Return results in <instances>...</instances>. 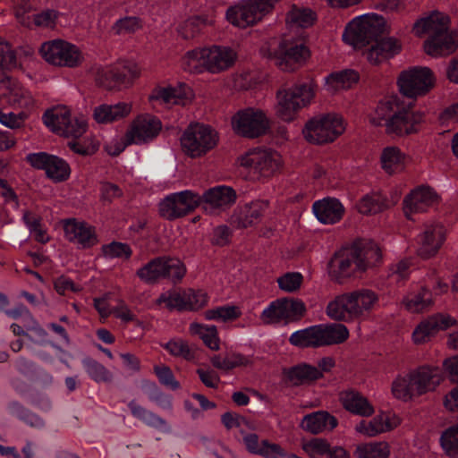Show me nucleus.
<instances>
[{"instance_id":"nucleus-1","label":"nucleus","mask_w":458,"mask_h":458,"mask_svg":"<svg viewBox=\"0 0 458 458\" xmlns=\"http://www.w3.org/2000/svg\"><path fill=\"white\" fill-rule=\"evenodd\" d=\"M369 122L375 126H384L388 135L403 137L420 130L424 114L405 106L396 97H391L377 104Z\"/></svg>"},{"instance_id":"nucleus-2","label":"nucleus","mask_w":458,"mask_h":458,"mask_svg":"<svg viewBox=\"0 0 458 458\" xmlns=\"http://www.w3.org/2000/svg\"><path fill=\"white\" fill-rule=\"evenodd\" d=\"M449 18L437 11L418 20L412 27L413 33L421 37L428 35L424 48L431 56H443L454 53L458 47L455 34L448 30Z\"/></svg>"},{"instance_id":"nucleus-3","label":"nucleus","mask_w":458,"mask_h":458,"mask_svg":"<svg viewBox=\"0 0 458 458\" xmlns=\"http://www.w3.org/2000/svg\"><path fill=\"white\" fill-rule=\"evenodd\" d=\"M441 369L437 367L421 366L392 383V393L399 400L407 402L415 396L434 391L442 382Z\"/></svg>"},{"instance_id":"nucleus-4","label":"nucleus","mask_w":458,"mask_h":458,"mask_svg":"<svg viewBox=\"0 0 458 458\" xmlns=\"http://www.w3.org/2000/svg\"><path fill=\"white\" fill-rule=\"evenodd\" d=\"M349 337L347 327L339 323L318 325L291 335V344L300 348H318L344 343Z\"/></svg>"},{"instance_id":"nucleus-5","label":"nucleus","mask_w":458,"mask_h":458,"mask_svg":"<svg viewBox=\"0 0 458 458\" xmlns=\"http://www.w3.org/2000/svg\"><path fill=\"white\" fill-rule=\"evenodd\" d=\"M317 85L313 81L279 89L276 94V114L285 122L293 121L296 114L307 106L315 96Z\"/></svg>"},{"instance_id":"nucleus-6","label":"nucleus","mask_w":458,"mask_h":458,"mask_svg":"<svg viewBox=\"0 0 458 458\" xmlns=\"http://www.w3.org/2000/svg\"><path fill=\"white\" fill-rule=\"evenodd\" d=\"M386 31V21L382 16L368 15L352 20L345 29L343 38L354 47L372 45Z\"/></svg>"},{"instance_id":"nucleus-7","label":"nucleus","mask_w":458,"mask_h":458,"mask_svg":"<svg viewBox=\"0 0 458 458\" xmlns=\"http://www.w3.org/2000/svg\"><path fill=\"white\" fill-rule=\"evenodd\" d=\"M263 57L273 60L283 71H293L297 64L309 57L310 51L303 44L287 40L279 43L273 41L264 44L260 48Z\"/></svg>"},{"instance_id":"nucleus-8","label":"nucleus","mask_w":458,"mask_h":458,"mask_svg":"<svg viewBox=\"0 0 458 458\" xmlns=\"http://www.w3.org/2000/svg\"><path fill=\"white\" fill-rule=\"evenodd\" d=\"M279 0H242L226 11V19L233 25L247 28L259 22Z\"/></svg>"},{"instance_id":"nucleus-9","label":"nucleus","mask_w":458,"mask_h":458,"mask_svg":"<svg viewBox=\"0 0 458 458\" xmlns=\"http://www.w3.org/2000/svg\"><path fill=\"white\" fill-rule=\"evenodd\" d=\"M218 135L210 126L203 123L190 124L181 137L182 150L191 157H199L213 149Z\"/></svg>"},{"instance_id":"nucleus-10","label":"nucleus","mask_w":458,"mask_h":458,"mask_svg":"<svg viewBox=\"0 0 458 458\" xmlns=\"http://www.w3.org/2000/svg\"><path fill=\"white\" fill-rule=\"evenodd\" d=\"M186 268L177 259L169 257H157L139 268L136 276L144 283L153 284L162 278L171 279L173 282L180 281L185 275Z\"/></svg>"},{"instance_id":"nucleus-11","label":"nucleus","mask_w":458,"mask_h":458,"mask_svg":"<svg viewBox=\"0 0 458 458\" xmlns=\"http://www.w3.org/2000/svg\"><path fill=\"white\" fill-rule=\"evenodd\" d=\"M344 131L343 118L336 114H327L310 119L302 132L309 142L324 144L335 140Z\"/></svg>"},{"instance_id":"nucleus-12","label":"nucleus","mask_w":458,"mask_h":458,"mask_svg":"<svg viewBox=\"0 0 458 458\" xmlns=\"http://www.w3.org/2000/svg\"><path fill=\"white\" fill-rule=\"evenodd\" d=\"M40 54L48 64L61 67H78L84 60L83 55L77 46L62 39L43 43Z\"/></svg>"},{"instance_id":"nucleus-13","label":"nucleus","mask_w":458,"mask_h":458,"mask_svg":"<svg viewBox=\"0 0 458 458\" xmlns=\"http://www.w3.org/2000/svg\"><path fill=\"white\" fill-rule=\"evenodd\" d=\"M232 126L238 135L255 139L267 131L269 121L262 110L249 107L238 111L233 116Z\"/></svg>"},{"instance_id":"nucleus-14","label":"nucleus","mask_w":458,"mask_h":458,"mask_svg":"<svg viewBox=\"0 0 458 458\" xmlns=\"http://www.w3.org/2000/svg\"><path fill=\"white\" fill-rule=\"evenodd\" d=\"M240 164L242 166L249 168L253 174L268 178L281 170L283 161L276 151L254 149L242 156Z\"/></svg>"},{"instance_id":"nucleus-15","label":"nucleus","mask_w":458,"mask_h":458,"mask_svg":"<svg viewBox=\"0 0 458 458\" xmlns=\"http://www.w3.org/2000/svg\"><path fill=\"white\" fill-rule=\"evenodd\" d=\"M397 83L402 94L417 98L427 94L434 87L435 78L428 67H413L402 72Z\"/></svg>"},{"instance_id":"nucleus-16","label":"nucleus","mask_w":458,"mask_h":458,"mask_svg":"<svg viewBox=\"0 0 458 458\" xmlns=\"http://www.w3.org/2000/svg\"><path fill=\"white\" fill-rule=\"evenodd\" d=\"M201 203V197L191 191L168 195L159 203V214L167 220H174L192 212Z\"/></svg>"},{"instance_id":"nucleus-17","label":"nucleus","mask_w":458,"mask_h":458,"mask_svg":"<svg viewBox=\"0 0 458 458\" xmlns=\"http://www.w3.org/2000/svg\"><path fill=\"white\" fill-rule=\"evenodd\" d=\"M43 120L53 131L65 137L79 138L87 128L83 119L72 118L69 111L65 109L47 111L43 115Z\"/></svg>"},{"instance_id":"nucleus-18","label":"nucleus","mask_w":458,"mask_h":458,"mask_svg":"<svg viewBox=\"0 0 458 458\" xmlns=\"http://www.w3.org/2000/svg\"><path fill=\"white\" fill-rule=\"evenodd\" d=\"M360 260H357V253L352 247L337 251L328 263V275L331 280L343 284L345 279L361 272Z\"/></svg>"},{"instance_id":"nucleus-19","label":"nucleus","mask_w":458,"mask_h":458,"mask_svg":"<svg viewBox=\"0 0 458 458\" xmlns=\"http://www.w3.org/2000/svg\"><path fill=\"white\" fill-rule=\"evenodd\" d=\"M193 98V93L186 84H179L176 87L157 86L155 87L148 100L154 106L159 105L171 108L174 105L186 106Z\"/></svg>"},{"instance_id":"nucleus-20","label":"nucleus","mask_w":458,"mask_h":458,"mask_svg":"<svg viewBox=\"0 0 458 458\" xmlns=\"http://www.w3.org/2000/svg\"><path fill=\"white\" fill-rule=\"evenodd\" d=\"M161 122L150 114H141L131 123L125 134L126 144H141L155 139L161 130Z\"/></svg>"},{"instance_id":"nucleus-21","label":"nucleus","mask_w":458,"mask_h":458,"mask_svg":"<svg viewBox=\"0 0 458 458\" xmlns=\"http://www.w3.org/2000/svg\"><path fill=\"white\" fill-rule=\"evenodd\" d=\"M27 161L37 169H44L47 175L55 182L65 181L70 175L69 165L56 156L45 152L30 154Z\"/></svg>"},{"instance_id":"nucleus-22","label":"nucleus","mask_w":458,"mask_h":458,"mask_svg":"<svg viewBox=\"0 0 458 458\" xmlns=\"http://www.w3.org/2000/svg\"><path fill=\"white\" fill-rule=\"evenodd\" d=\"M445 238V227L438 223L427 224L423 233L419 236L418 255L423 259L434 256Z\"/></svg>"},{"instance_id":"nucleus-23","label":"nucleus","mask_w":458,"mask_h":458,"mask_svg":"<svg viewBox=\"0 0 458 458\" xmlns=\"http://www.w3.org/2000/svg\"><path fill=\"white\" fill-rule=\"evenodd\" d=\"M402 50L401 42L392 37L378 38L363 55L374 65H377L399 54Z\"/></svg>"},{"instance_id":"nucleus-24","label":"nucleus","mask_w":458,"mask_h":458,"mask_svg":"<svg viewBox=\"0 0 458 458\" xmlns=\"http://www.w3.org/2000/svg\"><path fill=\"white\" fill-rule=\"evenodd\" d=\"M64 229L67 240L79 244L83 249L98 243L95 229L87 223L71 219L65 222Z\"/></svg>"},{"instance_id":"nucleus-25","label":"nucleus","mask_w":458,"mask_h":458,"mask_svg":"<svg viewBox=\"0 0 458 458\" xmlns=\"http://www.w3.org/2000/svg\"><path fill=\"white\" fill-rule=\"evenodd\" d=\"M204 68L212 73H217L230 68L236 58V54L231 48L216 46L204 48Z\"/></svg>"},{"instance_id":"nucleus-26","label":"nucleus","mask_w":458,"mask_h":458,"mask_svg":"<svg viewBox=\"0 0 458 458\" xmlns=\"http://www.w3.org/2000/svg\"><path fill=\"white\" fill-rule=\"evenodd\" d=\"M437 194L429 187H420L404 199L403 212L407 218L411 219L413 213L424 212L437 201Z\"/></svg>"},{"instance_id":"nucleus-27","label":"nucleus","mask_w":458,"mask_h":458,"mask_svg":"<svg viewBox=\"0 0 458 458\" xmlns=\"http://www.w3.org/2000/svg\"><path fill=\"white\" fill-rule=\"evenodd\" d=\"M204 199V209L209 213H215L233 205L236 199L234 190L227 186H217L207 191L201 199Z\"/></svg>"},{"instance_id":"nucleus-28","label":"nucleus","mask_w":458,"mask_h":458,"mask_svg":"<svg viewBox=\"0 0 458 458\" xmlns=\"http://www.w3.org/2000/svg\"><path fill=\"white\" fill-rule=\"evenodd\" d=\"M267 208V203L256 200L238 208L231 217V224L237 228H247L258 224Z\"/></svg>"},{"instance_id":"nucleus-29","label":"nucleus","mask_w":458,"mask_h":458,"mask_svg":"<svg viewBox=\"0 0 458 458\" xmlns=\"http://www.w3.org/2000/svg\"><path fill=\"white\" fill-rule=\"evenodd\" d=\"M399 419L394 415L379 413L371 420H361L355 426V430L367 437H376L381 433L391 431L399 425Z\"/></svg>"},{"instance_id":"nucleus-30","label":"nucleus","mask_w":458,"mask_h":458,"mask_svg":"<svg viewBox=\"0 0 458 458\" xmlns=\"http://www.w3.org/2000/svg\"><path fill=\"white\" fill-rule=\"evenodd\" d=\"M338 425L337 419L326 411H318L305 415L300 427L306 432L318 435L324 431H332Z\"/></svg>"},{"instance_id":"nucleus-31","label":"nucleus","mask_w":458,"mask_h":458,"mask_svg":"<svg viewBox=\"0 0 458 458\" xmlns=\"http://www.w3.org/2000/svg\"><path fill=\"white\" fill-rule=\"evenodd\" d=\"M301 448L310 458H348L343 447H331L325 438L315 437L303 441Z\"/></svg>"},{"instance_id":"nucleus-32","label":"nucleus","mask_w":458,"mask_h":458,"mask_svg":"<svg viewBox=\"0 0 458 458\" xmlns=\"http://www.w3.org/2000/svg\"><path fill=\"white\" fill-rule=\"evenodd\" d=\"M349 295L356 320L369 316L378 303V295L370 289H358Z\"/></svg>"},{"instance_id":"nucleus-33","label":"nucleus","mask_w":458,"mask_h":458,"mask_svg":"<svg viewBox=\"0 0 458 458\" xmlns=\"http://www.w3.org/2000/svg\"><path fill=\"white\" fill-rule=\"evenodd\" d=\"M339 400L343 407L352 414L369 417L375 411L369 400L360 393L354 390L342 392Z\"/></svg>"},{"instance_id":"nucleus-34","label":"nucleus","mask_w":458,"mask_h":458,"mask_svg":"<svg viewBox=\"0 0 458 458\" xmlns=\"http://www.w3.org/2000/svg\"><path fill=\"white\" fill-rule=\"evenodd\" d=\"M452 324L451 318L438 314L422 321L413 331L412 338L416 344L426 342L439 330L446 329Z\"/></svg>"},{"instance_id":"nucleus-35","label":"nucleus","mask_w":458,"mask_h":458,"mask_svg":"<svg viewBox=\"0 0 458 458\" xmlns=\"http://www.w3.org/2000/svg\"><path fill=\"white\" fill-rule=\"evenodd\" d=\"M131 112V105L130 103L103 104L94 108L93 117L98 123H110L125 118Z\"/></svg>"},{"instance_id":"nucleus-36","label":"nucleus","mask_w":458,"mask_h":458,"mask_svg":"<svg viewBox=\"0 0 458 458\" xmlns=\"http://www.w3.org/2000/svg\"><path fill=\"white\" fill-rule=\"evenodd\" d=\"M284 374L293 386L310 385L322 377V373L318 369L307 363H300L284 369Z\"/></svg>"},{"instance_id":"nucleus-37","label":"nucleus","mask_w":458,"mask_h":458,"mask_svg":"<svg viewBox=\"0 0 458 458\" xmlns=\"http://www.w3.org/2000/svg\"><path fill=\"white\" fill-rule=\"evenodd\" d=\"M313 212L321 223L335 224L342 218L344 209L338 199H324L313 204Z\"/></svg>"},{"instance_id":"nucleus-38","label":"nucleus","mask_w":458,"mask_h":458,"mask_svg":"<svg viewBox=\"0 0 458 458\" xmlns=\"http://www.w3.org/2000/svg\"><path fill=\"white\" fill-rule=\"evenodd\" d=\"M326 311L331 319L336 321L351 322L356 320L349 293L336 296L327 304Z\"/></svg>"},{"instance_id":"nucleus-39","label":"nucleus","mask_w":458,"mask_h":458,"mask_svg":"<svg viewBox=\"0 0 458 458\" xmlns=\"http://www.w3.org/2000/svg\"><path fill=\"white\" fill-rule=\"evenodd\" d=\"M356 250L357 260L361 263L360 271L364 272L369 267L376 266L381 260V251L377 243L369 240L355 242L352 246Z\"/></svg>"},{"instance_id":"nucleus-40","label":"nucleus","mask_w":458,"mask_h":458,"mask_svg":"<svg viewBox=\"0 0 458 458\" xmlns=\"http://www.w3.org/2000/svg\"><path fill=\"white\" fill-rule=\"evenodd\" d=\"M404 160L405 155L397 147H386L382 150L381 166L388 174L402 171L404 167Z\"/></svg>"},{"instance_id":"nucleus-41","label":"nucleus","mask_w":458,"mask_h":458,"mask_svg":"<svg viewBox=\"0 0 458 458\" xmlns=\"http://www.w3.org/2000/svg\"><path fill=\"white\" fill-rule=\"evenodd\" d=\"M210 362L214 368L228 371L240 366H247L250 363V360L237 352H225L213 355Z\"/></svg>"},{"instance_id":"nucleus-42","label":"nucleus","mask_w":458,"mask_h":458,"mask_svg":"<svg viewBox=\"0 0 458 458\" xmlns=\"http://www.w3.org/2000/svg\"><path fill=\"white\" fill-rule=\"evenodd\" d=\"M405 309L412 313H419L428 310L433 304L430 291L422 287L417 293H410L403 300Z\"/></svg>"},{"instance_id":"nucleus-43","label":"nucleus","mask_w":458,"mask_h":458,"mask_svg":"<svg viewBox=\"0 0 458 458\" xmlns=\"http://www.w3.org/2000/svg\"><path fill=\"white\" fill-rule=\"evenodd\" d=\"M191 335H198L210 350H219V337L216 326L191 323L189 327Z\"/></svg>"},{"instance_id":"nucleus-44","label":"nucleus","mask_w":458,"mask_h":458,"mask_svg":"<svg viewBox=\"0 0 458 458\" xmlns=\"http://www.w3.org/2000/svg\"><path fill=\"white\" fill-rule=\"evenodd\" d=\"M126 74L120 72L119 67H106L98 70L96 81L98 85L106 89H113L124 84Z\"/></svg>"},{"instance_id":"nucleus-45","label":"nucleus","mask_w":458,"mask_h":458,"mask_svg":"<svg viewBox=\"0 0 458 458\" xmlns=\"http://www.w3.org/2000/svg\"><path fill=\"white\" fill-rule=\"evenodd\" d=\"M359 80V74L354 70H343L333 72L327 78V84L331 91L349 89Z\"/></svg>"},{"instance_id":"nucleus-46","label":"nucleus","mask_w":458,"mask_h":458,"mask_svg":"<svg viewBox=\"0 0 458 458\" xmlns=\"http://www.w3.org/2000/svg\"><path fill=\"white\" fill-rule=\"evenodd\" d=\"M128 406L132 416L153 428H167V422L154 412L140 405L135 400H131Z\"/></svg>"},{"instance_id":"nucleus-47","label":"nucleus","mask_w":458,"mask_h":458,"mask_svg":"<svg viewBox=\"0 0 458 458\" xmlns=\"http://www.w3.org/2000/svg\"><path fill=\"white\" fill-rule=\"evenodd\" d=\"M162 347L175 358H182L189 361L195 358L194 348L186 340L182 338H173L162 344Z\"/></svg>"},{"instance_id":"nucleus-48","label":"nucleus","mask_w":458,"mask_h":458,"mask_svg":"<svg viewBox=\"0 0 458 458\" xmlns=\"http://www.w3.org/2000/svg\"><path fill=\"white\" fill-rule=\"evenodd\" d=\"M387 208L386 199L379 194L364 196L357 204L358 211L364 215H372Z\"/></svg>"},{"instance_id":"nucleus-49","label":"nucleus","mask_w":458,"mask_h":458,"mask_svg":"<svg viewBox=\"0 0 458 458\" xmlns=\"http://www.w3.org/2000/svg\"><path fill=\"white\" fill-rule=\"evenodd\" d=\"M355 453L359 458H387L390 448L386 442H373L359 445Z\"/></svg>"},{"instance_id":"nucleus-50","label":"nucleus","mask_w":458,"mask_h":458,"mask_svg":"<svg viewBox=\"0 0 458 458\" xmlns=\"http://www.w3.org/2000/svg\"><path fill=\"white\" fill-rule=\"evenodd\" d=\"M203 315L208 320H221L226 322L238 318L241 316V311L236 306L226 305L208 310Z\"/></svg>"},{"instance_id":"nucleus-51","label":"nucleus","mask_w":458,"mask_h":458,"mask_svg":"<svg viewBox=\"0 0 458 458\" xmlns=\"http://www.w3.org/2000/svg\"><path fill=\"white\" fill-rule=\"evenodd\" d=\"M83 366L89 377L96 382H110L113 379V374L101 363L91 359L86 358L82 361Z\"/></svg>"},{"instance_id":"nucleus-52","label":"nucleus","mask_w":458,"mask_h":458,"mask_svg":"<svg viewBox=\"0 0 458 458\" xmlns=\"http://www.w3.org/2000/svg\"><path fill=\"white\" fill-rule=\"evenodd\" d=\"M440 443L448 456H458V424L449 427L442 433Z\"/></svg>"},{"instance_id":"nucleus-53","label":"nucleus","mask_w":458,"mask_h":458,"mask_svg":"<svg viewBox=\"0 0 458 458\" xmlns=\"http://www.w3.org/2000/svg\"><path fill=\"white\" fill-rule=\"evenodd\" d=\"M5 314L13 318H19L25 317L30 320V324L25 325V329L28 331H33L39 336H46L47 332L40 327L38 322L33 318L31 313L24 305H19L15 309L8 310Z\"/></svg>"},{"instance_id":"nucleus-54","label":"nucleus","mask_w":458,"mask_h":458,"mask_svg":"<svg viewBox=\"0 0 458 458\" xmlns=\"http://www.w3.org/2000/svg\"><path fill=\"white\" fill-rule=\"evenodd\" d=\"M157 304L165 303L169 310H187L186 291L166 292L162 293L157 300Z\"/></svg>"},{"instance_id":"nucleus-55","label":"nucleus","mask_w":458,"mask_h":458,"mask_svg":"<svg viewBox=\"0 0 458 458\" xmlns=\"http://www.w3.org/2000/svg\"><path fill=\"white\" fill-rule=\"evenodd\" d=\"M204 49H194L185 54L182 59V66L190 72H200L204 68Z\"/></svg>"},{"instance_id":"nucleus-56","label":"nucleus","mask_w":458,"mask_h":458,"mask_svg":"<svg viewBox=\"0 0 458 458\" xmlns=\"http://www.w3.org/2000/svg\"><path fill=\"white\" fill-rule=\"evenodd\" d=\"M287 20L289 22L301 28H308L313 24L316 20V14L309 8H293L289 13Z\"/></svg>"},{"instance_id":"nucleus-57","label":"nucleus","mask_w":458,"mask_h":458,"mask_svg":"<svg viewBox=\"0 0 458 458\" xmlns=\"http://www.w3.org/2000/svg\"><path fill=\"white\" fill-rule=\"evenodd\" d=\"M285 307L283 299L273 301L261 314V318L266 324L278 323L285 318Z\"/></svg>"},{"instance_id":"nucleus-58","label":"nucleus","mask_w":458,"mask_h":458,"mask_svg":"<svg viewBox=\"0 0 458 458\" xmlns=\"http://www.w3.org/2000/svg\"><path fill=\"white\" fill-rule=\"evenodd\" d=\"M33 7L28 0H14V13L17 21L24 27H32Z\"/></svg>"},{"instance_id":"nucleus-59","label":"nucleus","mask_w":458,"mask_h":458,"mask_svg":"<svg viewBox=\"0 0 458 458\" xmlns=\"http://www.w3.org/2000/svg\"><path fill=\"white\" fill-rule=\"evenodd\" d=\"M283 303L284 307H285V318L288 320H298L302 318L306 312L305 304L301 300L284 298Z\"/></svg>"},{"instance_id":"nucleus-60","label":"nucleus","mask_w":458,"mask_h":458,"mask_svg":"<svg viewBox=\"0 0 458 458\" xmlns=\"http://www.w3.org/2000/svg\"><path fill=\"white\" fill-rule=\"evenodd\" d=\"M102 251L104 256L109 259L124 258L128 259L132 254V250L127 243L118 242L103 245Z\"/></svg>"},{"instance_id":"nucleus-61","label":"nucleus","mask_w":458,"mask_h":458,"mask_svg":"<svg viewBox=\"0 0 458 458\" xmlns=\"http://www.w3.org/2000/svg\"><path fill=\"white\" fill-rule=\"evenodd\" d=\"M140 28V21L136 17H125L118 20L112 27L117 35L131 34Z\"/></svg>"},{"instance_id":"nucleus-62","label":"nucleus","mask_w":458,"mask_h":458,"mask_svg":"<svg viewBox=\"0 0 458 458\" xmlns=\"http://www.w3.org/2000/svg\"><path fill=\"white\" fill-rule=\"evenodd\" d=\"M58 13L52 9H47L39 13L32 14V26L52 28L55 26Z\"/></svg>"},{"instance_id":"nucleus-63","label":"nucleus","mask_w":458,"mask_h":458,"mask_svg":"<svg viewBox=\"0 0 458 458\" xmlns=\"http://www.w3.org/2000/svg\"><path fill=\"white\" fill-rule=\"evenodd\" d=\"M154 371L158 377L160 383L173 390L180 387L179 382L174 378V376L168 366H156Z\"/></svg>"},{"instance_id":"nucleus-64","label":"nucleus","mask_w":458,"mask_h":458,"mask_svg":"<svg viewBox=\"0 0 458 458\" xmlns=\"http://www.w3.org/2000/svg\"><path fill=\"white\" fill-rule=\"evenodd\" d=\"M207 303V293L201 291L195 292L191 289L186 290L187 310H198L206 306Z\"/></svg>"}]
</instances>
